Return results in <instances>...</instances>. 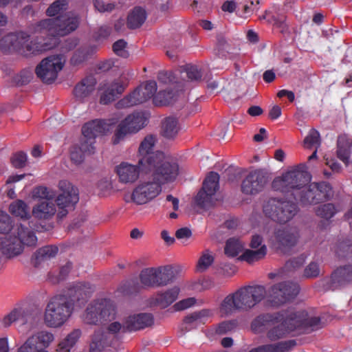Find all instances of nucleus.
<instances>
[{
	"label": "nucleus",
	"instance_id": "nucleus-1",
	"mask_svg": "<svg viewBox=\"0 0 352 352\" xmlns=\"http://www.w3.org/2000/svg\"><path fill=\"white\" fill-rule=\"evenodd\" d=\"M94 289L89 283H78L65 294L50 298L45 308L43 323L49 328L62 327L71 316L75 302L86 298Z\"/></svg>",
	"mask_w": 352,
	"mask_h": 352
},
{
	"label": "nucleus",
	"instance_id": "nucleus-2",
	"mask_svg": "<svg viewBox=\"0 0 352 352\" xmlns=\"http://www.w3.org/2000/svg\"><path fill=\"white\" fill-rule=\"evenodd\" d=\"M178 170V166L150 169L147 173L148 176L141 180L133 190L131 201L137 205L150 202L160 194L162 185L172 182L176 179Z\"/></svg>",
	"mask_w": 352,
	"mask_h": 352
},
{
	"label": "nucleus",
	"instance_id": "nucleus-3",
	"mask_svg": "<svg viewBox=\"0 0 352 352\" xmlns=\"http://www.w3.org/2000/svg\"><path fill=\"white\" fill-rule=\"evenodd\" d=\"M282 320L291 331L310 333L323 327L319 317L309 315L305 310L294 308L274 314L259 316L254 321L252 326L263 325L265 322H272L274 324Z\"/></svg>",
	"mask_w": 352,
	"mask_h": 352
},
{
	"label": "nucleus",
	"instance_id": "nucleus-4",
	"mask_svg": "<svg viewBox=\"0 0 352 352\" xmlns=\"http://www.w3.org/2000/svg\"><path fill=\"white\" fill-rule=\"evenodd\" d=\"M267 294L266 288L261 285L241 287L224 298L219 308L220 313L228 316L236 311L249 310L265 299Z\"/></svg>",
	"mask_w": 352,
	"mask_h": 352
},
{
	"label": "nucleus",
	"instance_id": "nucleus-5",
	"mask_svg": "<svg viewBox=\"0 0 352 352\" xmlns=\"http://www.w3.org/2000/svg\"><path fill=\"white\" fill-rule=\"evenodd\" d=\"M37 238L28 227L19 223L12 228L11 232L0 236V249L8 257L20 254L23 245L34 246Z\"/></svg>",
	"mask_w": 352,
	"mask_h": 352
},
{
	"label": "nucleus",
	"instance_id": "nucleus-6",
	"mask_svg": "<svg viewBox=\"0 0 352 352\" xmlns=\"http://www.w3.org/2000/svg\"><path fill=\"white\" fill-rule=\"evenodd\" d=\"M174 271L170 266L148 267L142 270L140 274L141 285L131 280L125 285L127 294L139 292L142 287H161L168 285L174 279Z\"/></svg>",
	"mask_w": 352,
	"mask_h": 352
},
{
	"label": "nucleus",
	"instance_id": "nucleus-7",
	"mask_svg": "<svg viewBox=\"0 0 352 352\" xmlns=\"http://www.w3.org/2000/svg\"><path fill=\"white\" fill-rule=\"evenodd\" d=\"M156 138L152 135H147L141 142L139 149V164L143 170L153 168H171L178 165L170 161L164 153L160 151L153 152Z\"/></svg>",
	"mask_w": 352,
	"mask_h": 352
},
{
	"label": "nucleus",
	"instance_id": "nucleus-8",
	"mask_svg": "<svg viewBox=\"0 0 352 352\" xmlns=\"http://www.w3.org/2000/svg\"><path fill=\"white\" fill-rule=\"evenodd\" d=\"M116 314L115 304L110 300L101 299L87 306L82 315V320L89 324H103L114 320Z\"/></svg>",
	"mask_w": 352,
	"mask_h": 352
},
{
	"label": "nucleus",
	"instance_id": "nucleus-9",
	"mask_svg": "<svg viewBox=\"0 0 352 352\" xmlns=\"http://www.w3.org/2000/svg\"><path fill=\"white\" fill-rule=\"evenodd\" d=\"M263 211L265 215L272 221L285 223L297 214L298 207L292 201L272 198L264 203Z\"/></svg>",
	"mask_w": 352,
	"mask_h": 352
},
{
	"label": "nucleus",
	"instance_id": "nucleus-10",
	"mask_svg": "<svg viewBox=\"0 0 352 352\" xmlns=\"http://www.w3.org/2000/svg\"><path fill=\"white\" fill-rule=\"evenodd\" d=\"M332 196L331 188L328 183H311L307 184L299 190H296L294 199L302 206L315 205Z\"/></svg>",
	"mask_w": 352,
	"mask_h": 352
},
{
	"label": "nucleus",
	"instance_id": "nucleus-11",
	"mask_svg": "<svg viewBox=\"0 0 352 352\" xmlns=\"http://www.w3.org/2000/svg\"><path fill=\"white\" fill-rule=\"evenodd\" d=\"M309 179L307 172L296 168L285 173L281 177L276 178L273 181L272 186L276 190L291 192L294 196L296 190L303 187Z\"/></svg>",
	"mask_w": 352,
	"mask_h": 352
},
{
	"label": "nucleus",
	"instance_id": "nucleus-12",
	"mask_svg": "<svg viewBox=\"0 0 352 352\" xmlns=\"http://www.w3.org/2000/svg\"><path fill=\"white\" fill-rule=\"evenodd\" d=\"M65 61V56L61 54L48 56L36 66L35 73L43 82L52 83L56 79Z\"/></svg>",
	"mask_w": 352,
	"mask_h": 352
},
{
	"label": "nucleus",
	"instance_id": "nucleus-13",
	"mask_svg": "<svg viewBox=\"0 0 352 352\" xmlns=\"http://www.w3.org/2000/svg\"><path fill=\"white\" fill-rule=\"evenodd\" d=\"M146 118L141 113L129 115L118 125L112 139L113 144H119L128 135L138 132L145 125Z\"/></svg>",
	"mask_w": 352,
	"mask_h": 352
},
{
	"label": "nucleus",
	"instance_id": "nucleus-14",
	"mask_svg": "<svg viewBox=\"0 0 352 352\" xmlns=\"http://www.w3.org/2000/svg\"><path fill=\"white\" fill-rule=\"evenodd\" d=\"M60 194L57 197L56 201L59 208L58 217L63 218L68 213L69 210L73 208L74 204L78 201L77 188L66 180L59 182Z\"/></svg>",
	"mask_w": 352,
	"mask_h": 352
},
{
	"label": "nucleus",
	"instance_id": "nucleus-15",
	"mask_svg": "<svg viewBox=\"0 0 352 352\" xmlns=\"http://www.w3.org/2000/svg\"><path fill=\"white\" fill-rule=\"evenodd\" d=\"M28 38L29 35L23 32L10 33L3 37L1 45L9 50H19L25 46L28 51L34 54L45 51L49 48L43 44L33 43L32 41L29 44L28 43Z\"/></svg>",
	"mask_w": 352,
	"mask_h": 352
},
{
	"label": "nucleus",
	"instance_id": "nucleus-16",
	"mask_svg": "<svg viewBox=\"0 0 352 352\" xmlns=\"http://www.w3.org/2000/svg\"><path fill=\"white\" fill-rule=\"evenodd\" d=\"M157 91V83L151 80L144 85L135 89L131 94L125 96L117 103L118 108H126L143 103L151 98Z\"/></svg>",
	"mask_w": 352,
	"mask_h": 352
},
{
	"label": "nucleus",
	"instance_id": "nucleus-17",
	"mask_svg": "<svg viewBox=\"0 0 352 352\" xmlns=\"http://www.w3.org/2000/svg\"><path fill=\"white\" fill-rule=\"evenodd\" d=\"M52 332L43 330L32 334L18 349L17 352H49L46 350L54 341Z\"/></svg>",
	"mask_w": 352,
	"mask_h": 352
},
{
	"label": "nucleus",
	"instance_id": "nucleus-18",
	"mask_svg": "<svg viewBox=\"0 0 352 352\" xmlns=\"http://www.w3.org/2000/svg\"><path fill=\"white\" fill-rule=\"evenodd\" d=\"M268 181V173L265 170H252L243 179L241 191L245 195H256L264 189Z\"/></svg>",
	"mask_w": 352,
	"mask_h": 352
},
{
	"label": "nucleus",
	"instance_id": "nucleus-19",
	"mask_svg": "<svg viewBox=\"0 0 352 352\" xmlns=\"http://www.w3.org/2000/svg\"><path fill=\"white\" fill-rule=\"evenodd\" d=\"M297 283L291 281H283L272 285L268 290L272 300L278 305L284 304L294 298L299 292Z\"/></svg>",
	"mask_w": 352,
	"mask_h": 352
},
{
	"label": "nucleus",
	"instance_id": "nucleus-20",
	"mask_svg": "<svg viewBox=\"0 0 352 352\" xmlns=\"http://www.w3.org/2000/svg\"><path fill=\"white\" fill-rule=\"evenodd\" d=\"M274 236L278 248L285 250L296 245L299 234L295 228L283 227L275 230Z\"/></svg>",
	"mask_w": 352,
	"mask_h": 352
},
{
	"label": "nucleus",
	"instance_id": "nucleus-21",
	"mask_svg": "<svg viewBox=\"0 0 352 352\" xmlns=\"http://www.w3.org/2000/svg\"><path fill=\"white\" fill-rule=\"evenodd\" d=\"M148 171L149 170H143L139 162L137 165L122 162L116 166L119 181L123 184H132L139 178L141 172L147 174Z\"/></svg>",
	"mask_w": 352,
	"mask_h": 352
},
{
	"label": "nucleus",
	"instance_id": "nucleus-22",
	"mask_svg": "<svg viewBox=\"0 0 352 352\" xmlns=\"http://www.w3.org/2000/svg\"><path fill=\"white\" fill-rule=\"evenodd\" d=\"M115 122L113 120H95L86 123L82 128L85 138L94 140L98 135H105L110 132Z\"/></svg>",
	"mask_w": 352,
	"mask_h": 352
},
{
	"label": "nucleus",
	"instance_id": "nucleus-23",
	"mask_svg": "<svg viewBox=\"0 0 352 352\" xmlns=\"http://www.w3.org/2000/svg\"><path fill=\"white\" fill-rule=\"evenodd\" d=\"M57 36H65L74 31L79 25V16L68 12L55 18Z\"/></svg>",
	"mask_w": 352,
	"mask_h": 352
},
{
	"label": "nucleus",
	"instance_id": "nucleus-24",
	"mask_svg": "<svg viewBox=\"0 0 352 352\" xmlns=\"http://www.w3.org/2000/svg\"><path fill=\"white\" fill-rule=\"evenodd\" d=\"M125 86L119 81L105 82L99 88L100 103L108 104L114 101L124 90Z\"/></svg>",
	"mask_w": 352,
	"mask_h": 352
},
{
	"label": "nucleus",
	"instance_id": "nucleus-25",
	"mask_svg": "<svg viewBox=\"0 0 352 352\" xmlns=\"http://www.w3.org/2000/svg\"><path fill=\"white\" fill-rule=\"evenodd\" d=\"M153 324V317L151 314L140 313L126 318L124 329L129 331H135L151 327Z\"/></svg>",
	"mask_w": 352,
	"mask_h": 352
},
{
	"label": "nucleus",
	"instance_id": "nucleus-26",
	"mask_svg": "<svg viewBox=\"0 0 352 352\" xmlns=\"http://www.w3.org/2000/svg\"><path fill=\"white\" fill-rule=\"evenodd\" d=\"M97 81L93 76L82 78L74 87L73 94L76 100L84 102L89 98L96 89Z\"/></svg>",
	"mask_w": 352,
	"mask_h": 352
},
{
	"label": "nucleus",
	"instance_id": "nucleus-27",
	"mask_svg": "<svg viewBox=\"0 0 352 352\" xmlns=\"http://www.w3.org/2000/svg\"><path fill=\"white\" fill-rule=\"evenodd\" d=\"M352 283V265H343L335 270L331 277V287L335 289Z\"/></svg>",
	"mask_w": 352,
	"mask_h": 352
},
{
	"label": "nucleus",
	"instance_id": "nucleus-28",
	"mask_svg": "<svg viewBox=\"0 0 352 352\" xmlns=\"http://www.w3.org/2000/svg\"><path fill=\"white\" fill-rule=\"evenodd\" d=\"M352 148V137L341 134L337 140V157L346 165L349 164V157Z\"/></svg>",
	"mask_w": 352,
	"mask_h": 352
},
{
	"label": "nucleus",
	"instance_id": "nucleus-29",
	"mask_svg": "<svg viewBox=\"0 0 352 352\" xmlns=\"http://www.w3.org/2000/svg\"><path fill=\"white\" fill-rule=\"evenodd\" d=\"M56 212V206L52 200H41L32 210V215L38 219H49Z\"/></svg>",
	"mask_w": 352,
	"mask_h": 352
},
{
	"label": "nucleus",
	"instance_id": "nucleus-30",
	"mask_svg": "<svg viewBox=\"0 0 352 352\" xmlns=\"http://www.w3.org/2000/svg\"><path fill=\"white\" fill-rule=\"evenodd\" d=\"M112 342L109 336L104 334L102 330H98L94 333L89 345V352H104Z\"/></svg>",
	"mask_w": 352,
	"mask_h": 352
},
{
	"label": "nucleus",
	"instance_id": "nucleus-31",
	"mask_svg": "<svg viewBox=\"0 0 352 352\" xmlns=\"http://www.w3.org/2000/svg\"><path fill=\"white\" fill-rule=\"evenodd\" d=\"M146 19V12L141 7H135L128 14L126 25L129 29H136L142 25Z\"/></svg>",
	"mask_w": 352,
	"mask_h": 352
},
{
	"label": "nucleus",
	"instance_id": "nucleus-32",
	"mask_svg": "<svg viewBox=\"0 0 352 352\" xmlns=\"http://www.w3.org/2000/svg\"><path fill=\"white\" fill-rule=\"evenodd\" d=\"M34 33L45 34L48 36H57L55 18L41 20L33 26Z\"/></svg>",
	"mask_w": 352,
	"mask_h": 352
},
{
	"label": "nucleus",
	"instance_id": "nucleus-33",
	"mask_svg": "<svg viewBox=\"0 0 352 352\" xmlns=\"http://www.w3.org/2000/svg\"><path fill=\"white\" fill-rule=\"evenodd\" d=\"M80 336L81 331L79 329L73 330L58 343L56 349V351L70 352L71 349L76 344Z\"/></svg>",
	"mask_w": 352,
	"mask_h": 352
},
{
	"label": "nucleus",
	"instance_id": "nucleus-34",
	"mask_svg": "<svg viewBox=\"0 0 352 352\" xmlns=\"http://www.w3.org/2000/svg\"><path fill=\"white\" fill-rule=\"evenodd\" d=\"M179 129L177 120L173 117H168L162 123V133L166 138L173 139L177 135Z\"/></svg>",
	"mask_w": 352,
	"mask_h": 352
},
{
	"label": "nucleus",
	"instance_id": "nucleus-35",
	"mask_svg": "<svg viewBox=\"0 0 352 352\" xmlns=\"http://www.w3.org/2000/svg\"><path fill=\"white\" fill-rule=\"evenodd\" d=\"M9 210L11 214L23 219H28L31 217L28 206L22 200H16L10 204Z\"/></svg>",
	"mask_w": 352,
	"mask_h": 352
},
{
	"label": "nucleus",
	"instance_id": "nucleus-36",
	"mask_svg": "<svg viewBox=\"0 0 352 352\" xmlns=\"http://www.w3.org/2000/svg\"><path fill=\"white\" fill-rule=\"evenodd\" d=\"M178 97L177 91L170 89L159 91L153 98V102L156 105L162 106L173 103Z\"/></svg>",
	"mask_w": 352,
	"mask_h": 352
},
{
	"label": "nucleus",
	"instance_id": "nucleus-37",
	"mask_svg": "<svg viewBox=\"0 0 352 352\" xmlns=\"http://www.w3.org/2000/svg\"><path fill=\"white\" fill-rule=\"evenodd\" d=\"M179 292V289L174 287L164 293L159 294L156 298V301L161 306L167 307L177 300Z\"/></svg>",
	"mask_w": 352,
	"mask_h": 352
},
{
	"label": "nucleus",
	"instance_id": "nucleus-38",
	"mask_svg": "<svg viewBox=\"0 0 352 352\" xmlns=\"http://www.w3.org/2000/svg\"><path fill=\"white\" fill-rule=\"evenodd\" d=\"M219 175L217 173L211 172L205 179L201 190L214 195L219 189Z\"/></svg>",
	"mask_w": 352,
	"mask_h": 352
},
{
	"label": "nucleus",
	"instance_id": "nucleus-39",
	"mask_svg": "<svg viewBox=\"0 0 352 352\" xmlns=\"http://www.w3.org/2000/svg\"><path fill=\"white\" fill-rule=\"evenodd\" d=\"M271 322L273 323L272 322ZM272 324L274 326L267 332V337L271 340H276L282 338L291 331L287 328V326L283 322V320L279 322H275Z\"/></svg>",
	"mask_w": 352,
	"mask_h": 352
},
{
	"label": "nucleus",
	"instance_id": "nucleus-40",
	"mask_svg": "<svg viewBox=\"0 0 352 352\" xmlns=\"http://www.w3.org/2000/svg\"><path fill=\"white\" fill-rule=\"evenodd\" d=\"M266 254L267 247L263 245L257 250H246L242 254L241 259L251 263L263 258Z\"/></svg>",
	"mask_w": 352,
	"mask_h": 352
},
{
	"label": "nucleus",
	"instance_id": "nucleus-41",
	"mask_svg": "<svg viewBox=\"0 0 352 352\" xmlns=\"http://www.w3.org/2000/svg\"><path fill=\"white\" fill-rule=\"evenodd\" d=\"M201 76V69L197 65H186L181 72V77L182 78H187L190 81H200Z\"/></svg>",
	"mask_w": 352,
	"mask_h": 352
},
{
	"label": "nucleus",
	"instance_id": "nucleus-42",
	"mask_svg": "<svg viewBox=\"0 0 352 352\" xmlns=\"http://www.w3.org/2000/svg\"><path fill=\"white\" fill-rule=\"evenodd\" d=\"M214 196L203 190H200L195 197L196 204L201 208H208L214 203Z\"/></svg>",
	"mask_w": 352,
	"mask_h": 352
},
{
	"label": "nucleus",
	"instance_id": "nucleus-43",
	"mask_svg": "<svg viewBox=\"0 0 352 352\" xmlns=\"http://www.w3.org/2000/svg\"><path fill=\"white\" fill-rule=\"evenodd\" d=\"M243 245L239 239L231 238L226 242L225 254L230 257H234L242 250Z\"/></svg>",
	"mask_w": 352,
	"mask_h": 352
},
{
	"label": "nucleus",
	"instance_id": "nucleus-44",
	"mask_svg": "<svg viewBox=\"0 0 352 352\" xmlns=\"http://www.w3.org/2000/svg\"><path fill=\"white\" fill-rule=\"evenodd\" d=\"M68 8L67 0H56L54 1L47 9V16H54L66 11Z\"/></svg>",
	"mask_w": 352,
	"mask_h": 352
},
{
	"label": "nucleus",
	"instance_id": "nucleus-45",
	"mask_svg": "<svg viewBox=\"0 0 352 352\" xmlns=\"http://www.w3.org/2000/svg\"><path fill=\"white\" fill-rule=\"evenodd\" d=\"M294 345V341L281 342L274 344H267L260 346L261 352H285L292 346Z\"/></svg>",
	"mask_w": 352,
	"mask_h": 352
},
{
	"label": "nucleus",
	"instance_id": "nucleus-46",
	"mask_svg": "<svg viewBox=\"0 0 352 352\" xmlns=\"http://www.w3.org/2000/svg\"><path fill=\"white\" fill-rule=\"evenodd\" d=\"M303 144L307 148H311L312 146H316V148L320 147L321 139L319 132L315 129H311L305 137Z\"/></svg>",
	"mask_w": 352,
	"mask_h": 352
},
{
	"label": "nucleus",
	"instance_id": "nucleus-47",
	"mask_svg": "<svg viewBox=\"0 0 352 352\" xmlns=\"http://www.w3.org/2000/svg\"><path fill=\"white\" fill-rule=\"evenodd\" d=\"M213 262L214 256L212 253L208 250H205L198 260L197 265V272H205L213 263Z\"/></svg>",
	"mask_w": 352,
	"mask_h": 352
},
{
	"label": "nucleus",
	"instance_id": "nucleus-48",
	"mask_svg": "<svg viewBox=\"0 0 352 352\" xmlns=\"http://www.w3.org/2000/svg\"><path fill=\"white\" fill-rule=\"evenodd\" d=\"M337 212L335 206L333 204H325L320 205L316 210V213L318 217L329 219H331Z\"/></svg>",
	"mask_w": 352,
	"mask_h": 352
},
{
	"label": "nucleus",
	"instance_id": "nucleus-49",
	"mask_svg": "<svg viewBox=\"0 0 352 352\" xmlns=\"http://www.w3.org/2000/svg\"><path fill=\"white\" fill-rule=\"evenodd\" d=\"M58 248L56 246H45L36 251V258L39 261H44L56 256Z\"/></svg>",
	"mask_w": 352,
	"mask_h": 352
},
{
	"label": "nucleus",
	"instance_id": "nucleus-50",
	"mask_svg": "<svg viewBox=\"0 0 352 352\" xmlns=\"http://www.w3.org/2000/svg\"><path fill=\"white\" fill-rule=\"evenodd\" d=\"M33 78V73L30 69H25L14 76L13 80L18 86L28 84Z\"/></svg>",
	"mask_w": 352,
	"mask_h": 352
},
{
	"label": "nucleus",
	"instance_id": "nucleus-51",
	"mask_svg": "<svg viewBox=\"0 0 352 352\" xmlns=\"http://www.w3.org/2000/svg\"><path fill=\"white\" fill-rule=\"evenodd\" d=\"M110 324L107 327V329H101L104 334L109 336L111 338V342H112L116 338L117 334L121 331H125L124 329V324H121L119 322H110Z\"/></svg>",
	"mask_w": 352,
	"mask_h": 352
},
{
	"label": "nucleus",
	"instance_id": "nucleus-52",
	"mask_svg": "<svg viewBox=\"0 0 352 352\" xmlns=\"http://www.w3.org/2000/svg\"><path fill=\"white\" fill-rule=\"evenodd\" d=\"M93 3L95 9L100 13L111 12L116 8L114 3L106 0H93Z\"/></svg>",
	"mask_w": 352,
	"mask_h": 352
},
{
	"label": "nucleus",
	"instance_id": "nucleus-53",
	"mask_svg": "<svg viewBox=\"0 0 352 352\" xmlns=\"http://www.w3.org/2000/svg\"><path fill=\"white\" fill-rule=\"evenodd\" d=\"M306 256L304 254H301L299 256L294 257L289 260L285 263V268L288 271L295 270L300 267L305 262Z\"/></svg>",
	"mask_w": 352,
	"mask_h": 352
},
{
	"label": "nucleus",
	"instance_id": "nucleus-54",
	"mask_svg": "<svg viewBox=\"0 0 352 352\" xmlns=\"http://www.w3.org/2000/svg\"><path fill=\"white\" fill-rule=\"evenodd\" d=\"M97 69L100 72H107L111 69H113V72L120 70V67L116 65V61L112 59L105 60L104 61L100 62L97 65Z\"/></svg>",
	"mask_w": 352,
	"mask_h": 352
},
{
	"label": "nucleus",
	"instance_id": "nucleus-55",
	"mask_svg": "<svg viewBox=\"0 0 352 352\" xmlns=\"http://www.w3.org/2000/svg\"><path fill=\"white\" fill-rule=\"evenodd\" d=\"M11 218L6 212L0 210V233H7L11 232Z\"/></svg>",
	"mask_w": 352,
	"mask_h": 352
},
{
	"label": "nucleus",
	"instance_id": "nucleus-56",
	"mask_svg": "<svg viewBox=\"0 0 352 352\" xmlns=\"http://www.w3.org/2000/svg\"><path fill=\"white\" fill-rule=\"evenodd\" d=\"M95 140H91L89 138H83L81 140L80 145L78 147L83 151L86 155H90L94 153L95 151Z\"/></svg>",
	"mask_w": 352,
	"mask_h": 352
},
{
	"label": "nucleus",
	"instance_id": "nucleus-57",
	"mask_svg": "<svg viewBox=\"0 0 352 352\" xmlns=\"http://www.w3.org/2000/svg\"><path fill=\"white\" fill-rule=\"evenodd\" d=\"M126 42L123 39H120L113 45V50L118 55L123 58L129 56V52L126 50Z\"/></svg>",
	"mask_w": 352,
	"mask_h": 352
},
{
	"label": "nucleus",
	"instance_id": "nucleus-58",
	"mask_svg": "<svg viewBox=\"0 0 352 352\" xmlns=\"http://www.w3.org/2000/svg\"><path fill=\"white\" fill-rule=\"evenodd\" d=\"M27 155L25 153L20 151L16 153L11 157V162L14 167L16 168H23L25 166Z\"/></svg>",
	"mask_w": 352,
	"mask_h": 352
},
{
	"label": "nucleus",
	"instance_id": "nucleus-59",
	"mask_svg": "<svg viewBox=\"0 0 352 352\" xmlns=\"http://www.w3.org/2000/svg\"><path fill=\"white\" fill-rule=\"evenodd\" d=\"M85 155L78 146H74L71 150V160L76 164H80L84 161Z\"/></svg>",
	"mask_w": 352,
	"mask_h": 352
},
{
	"label": "nucleus",
	"instance_id": "nucleus-60",
	"mask_svg": "<svg viewBox=\"0 0 352 352\" xmlns=\"http://www.w3.org/2000/svg\"><path fill=\"white\" fill-rule=\"evenodd\" d=\"M305 276L307 278H314L319 275L320 269L317 263L311 262L305 269Z\"/></svg>",
	"mask_w": 352,
	"mask_h": 352
},
{
	"label": "nucleus",
	"instance_id": "nucleus-61",
	"mask_svg": "<svg viewBox=\"0 0 352 352\" xmlns=\"http://www.w3.org/2000/svg\"><path fill=\"white\" fill-rule=\"evenodd\" d=\"M34 196L41 198V200H52L53 195L49 192V190L44 186L36 188L34 192Z\"/></svg>",
	"mask_w": 352,
	"mask_h": 352
},
{
	"label": "nucleus",
	"instance_id": "nucleus-62",
	"mask_svg": "<svg viewBox=\"0 0 352 352\" xmlns=\"http://www.w3.org/2000/svg\"><path fill=\"white\" fill-rule=\"evenodd\" d=\"M71 268H72V264L70 263H67L65 265L62 266L60 269L59 275L57 278H51V276H50L51 281L53 283L56 284V283H58L60 280H63L65 278V276L70 272Z\"/></svg>",
	"mask_w": 352,
	"mask_h": 352
},
{
	"label": "nucleus",
	"instance_id": "nucleus-63",
	"mask_svg": "<svg viewBox=\"0 0 352 352\" xmlns=\"http://www.w3.org/2000/svg\"><path fill=\"white\" fill-rule=\"evenodd\" d=\"M192 236V231L187 227L178 229L175 232V236L177 239L182 240L184 243L187 239H190Z\"/></svg>",
	"mask_w": 352,
	"mask_h": 352
},
{
	"label": "nucleus",
	"instance_id": "nucleus-64",
	"mask_svg": "<svg viewBox=\"0 0 352 352\" xmlns=\"http://www.w3.org/2000/svg\"><path fill=\"white\" fill-rule=\"evenodd\" d=\"M17 320H19L18 312L16 310H14L3 318V319L1 321V325L3 327H8L12 323Z\"/></svg>",
	"mask_w": 352,
	"mask_h": 352
}]
</instances>
